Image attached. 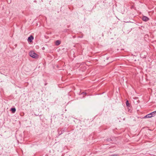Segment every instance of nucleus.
I'll return each instance as SVG.
<instances>
[{"instance_id": "11", "label": "nucleus", "mask_w": 156, "mask_h": 156, "mask_svg": "<svg viewBox=\"0 0 156 156\" xmlns=\"http://www.w3.org/2000/svg\"><path fill=\"white\" fill-rule=\"evenodd\" d=\"M82 94H86V93H84L83 92V93H82Z\"/></svg>"}, {"instance_id": "13", "label": "nucleus", "mask_w": 156, "mask_h": 156, "mask_svg": "<svg viewBox=\"0 0 156 156\" xmlns=\"http://www.w3.org/2000/svg\"><path fill=\"white\" fill-rule=\"evenodd\" d=\"M123 120H125V118H124V119H123Z\"/></svg>"}, {"instance_id": "8", "label": "nucleus", "mask_w": 156, "mask_h": 156, "mask_svg": "<svg viewBox=\"0 0 156 156\" xmlns=\"http://www.w3.org/2000/svg\"><path fill=\"white\" fill-rule=\"evenodd\" d=\"M126 105L127 107H129L130 105L128 100H127L126 102Z\"/></svg>"}, {"instance_id": "2", "label": "nucleus", "mask_w": 156, "mask_h": 156, "mask_svg": "<svg viewBox=\"0 0 156 156\" xmlns=\"http://www.w3.org/2000/svg\"><path fill=\"white\" fill-rule=\"evenodd\" d=\"M34 38L33 36H30L28 38L27 40L29 42L31 43L32 41V40L34 39Z\"/></svg>"}, {"instance_id": "10", "label": "nucleus", "mask_w": 156, "mask_h": 156, "mask_svg": "<svg viewBox=\"0 0 156 156\" xmlns=\"http://www.w3.org/2000/svg\"><path fill=\"white\" fill-rule=\"evenodd\" d=\"M117 155H111V156H117Z\"/></svg>"}, {"instance_id": "5", "label": "nucleus", "mask_w": 156, "mask_h": 156, "mask_svg": "<svg viewBox=\"0 0 156 156\" xmlns=\"http://www.w3.org/2000/svg\"><path fill=\"white\" fill-rule=\"evenodd\" d=\"M150 114L152 115V117L156 115V111L151 113Z\"/></svg>"}, {"instance_id": "7", "label": "nucleus", "mask_w": 156, "mask_h": 156, "mask_svg": "<svg viewBox=\"0 0 156 156\" xmlns=\"http://www.w3.org/2000/svg\"><path fill=\"white\" fill-rule=\"evenodd\" d=\"M11 111H12V113H15L16 111V109L15 108H12L11 109Z\"/></svg>"}, {"instance_id": "12", "label": "nucleus", "mask_w": 156, "mask_h": 156, "mask_svg": "<svg viewBox=\"0 0 156 156\" xmlns=\"http://www.w3.org/2000/svg\"><path fill=\"white\" fill-rule=\"evenodd\" d=\"M62 133H61L59 134V135H60Z\"/></svg>"}, {"instance_id": "6", "label": "nucleus", "mask_w": 156, "mask_h": 156, "mask_svg": "<svg viewBox=\"0 0 156 156\" xmlns=\"http://www.w3.org/2000/svg\"><path fill=\"white\" fill-rule=\"evenodd\" d=\"M61 44V41L59 40H57L55 42V45H58Z\"/></svg>"}, {"instance_id": "1", "label": "nucleus", "mask_w": 156, "mask_h": 156, "mask_svg": "<svg viewBox=\"0 0 156 156\" xmlns=\"http://www.w3.org/2000/svg\"><path fill=\"white\" fill-rule=\"evenodd\" d=\"M30 56L33 58H36L37 56V55L33 51H30L29 53Z\"/></svg>"}, {"instance_id": "4", "label": "nucleus", "mask_w": 156, "mask_h": 156, "mask_svg": "<svg viewBox=\"0 0 156 156\" xmlns=\"http://www.w3.org/2000/svg\"><path fill=\"white\" fill-rule=\"evenodd\" d=\"M152 117V115H151V114H149L147 115H146L144 117V118H150Z\"/></svg>"}, {"instance_id": "9", "label": "nucleus", "mask_w": 156, "mask_h": 156, "mask_svg": "<svg viewBox=\"0 0 156 156\" xmlns=\"http://www.w3.org/2000/svg\"><path fill=\"white\" fill-rule=\"evenodd\" d=\"M106 140L107 141L109 142L112 141V140L110 138H108Z\"/></svg>"}, {"instance_id": "3", "label": "nucleus", "mask_w": 156, "mask_h": 156, "mask_svg": "<svg viewBox=\"0 0 156 156\" xmlns=\"http://www.w3.org/2000/svg\"><path fill=\"white\" fill-rule=\"evenodd\" d=\"M149 19L147 16H143L142 17V20L145 22H147L149 20Z\"/></svg>"}]
</instances>
